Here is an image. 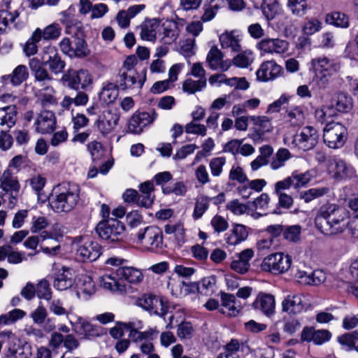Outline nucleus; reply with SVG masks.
<instances>
[{"label": "nucleus", "instance_id": "obj_39", "mask_svg": "<svg viewBox=\"0 0 358 358\" xmlns=\"http://www.w3.org/2000/svg\"><path fill=\"white\" fill-rule=\"evenodd\" d=\"M95 292L94 283L91 277L83 276L77 285L76 295L79 299H87Z\"/></svg>", "mask_w": 358, "mask_h": 358}, {"label": "nucleus", "instance_id": "obj_50", "mask_svg": "<svg viewBox=\"0 0 358 358\" xmlns=\"http://www.w3.org/2000/svg\"><path fill=\"white\" fill-rule=\"evenodd\" d=\"M287 7L294 16L299 17L304 16L309 9L307 0H287Z\"/></svg>", "mask_w": 358, "mask_h": 358}, {"label": "nucleus", "instance_id": "obj_31", "mask_svg": "<svg viewBox=\"0 0 358 358\" xmlns=\"http://www.w3.org/2000/svg\"><path fill=\"white\" fill-rule=\"evenodd\" d=\"M282 310L289 315H297L303 310L301 296L296 294L287 295L281 303Z\"/></svg>", "mask_w": 358, "mask_h": 358}, {"label": "nucleus", "instance_id": "obj_11", "mask_svg": "<svg viewBox=\"0 0 358 358\" xmlns=\"http://www.w3.org/2000/svg\"><path fill=\"white\" fill-rule=\"evenodd\" d=\"M41 62L55 73L62 72L65 67V62L62 59L57 48L52 45L45 46L41 50Z\"/></svg>", "mask_w": 358, "mask_h": 358}, {"label": "nucleus", "instance_id": "obj_38", "mask_svg": "<svg viewBox=\"0 0 358 358\" xmlns=\"http://www.w3.org/2000/svg\"><path fill=\"white\" fill-rule=\"evenodd\" d=\"M260 155L250 163L252 171H257L263 166L270 164L269 158L273 152V148L269 145H264L259 149Z\"/></svg>", "mask_w": 358, "mask_h": 358}, {"label": "nucleus", "instance_id": "obj_57", "mask_svg": "<svg viewBox=\"0 0 358 358\" xmlns=\"http://www.w3.org/2000/svg\"><path fill=\"white\" fill-rule=\"evenodd\" d=\"M254 60L253 54L251 50H246L241 52L233 59V64L239 68L248 67Z\"/></svg>", "mask_w": 358, "mask_h": 358}, {"label": "nucleus", "instance_id": "obj_19", "mask_svg": "<svg viewBox=\"0 0 358 358\" xmlns=\"http://www.w3.org/2000/svg\"><path fill=\"white\" fill-rule=\"evenodd\" d=\"M127 329H130L129 336L136 343H142L145 341H152L155 339L159 331L156 328H150L145 331H139L138 329L143 327L142 322H129L128 324H124Z\"/></svg>", "mask_w": 358, "mask_h": 358}, {"label": "nucleus", "instance_id": "obj_43", "mask_svg": "<svg viewBox=\"0 0 358 358\" xmlns=\"http://www.w3.org/2000/svg\"><path fill=\"white\" fill-rule=\"evenodd\" d=\"M41 238L40 248L43 253L49 256H55L59 252L61 246L57 238L43 234Z\"/></svg>", "mask_w": 358, "mask_h": 358}, {"label": "nucleus", "instance_id": "obj_15", "mask_svg": "<svg viewBox=\"0 0 358 358\" xmlns=\"http://www.w3.org/2000/svg\"><path fill=\"white\" fill-rule=\"evenodd\" d=\"M157 116L155 110L135 113L129 122L128 129L132 134H139L145 127L151 124Z\"/></svg>", "mask_w": 358, "mask_h": 358}, {"label": "nucleus", "instance_id": "obj_30", "mask_svg": "<svg viewBox=\"0 0 358 358\" xmlns=\"http://www.w3.org/2000/svg\"><path fill=\"white\" fill-rule=\"evenodd\" d=\"M271 199L268 194L262 193L252 201H249L251 215L255 218L266 215Z\"/></svg>", "mask_w": 358, "mask_h": 358}, {"label": "nucleus", "instance_id": "obj_7", "mask_svg": "<svg viewBox=\"0 0 358 358\" xmlns=\"http://www.w3.org/2000/svg\"><path fill=\"white\" fill-rule=\"evenodd\" d=\"M292 262V259L289 255L276 252L266 256L262 262L260 267L264 271L282 274L290 268Z\"/></svg>", "mask_w": 358, "mask_h": 358}, {"label": "nucleus", "instance_id": "obj_6", "mask_svg": "<svg viewBox=\"0 0 358 358\" xmlns=\"http://www.w3.org/2000/svg\"><path fill=\"white\" fill-rule=\"evenodd\" d=\"M347 136V128L339 122H329L326 124L323 130L324 142L331 149L342 148L345 143Z\"/></svg>", "mask_w": 358, "mask_h": 358}, {"label": "nucleus", "instance_id": "obj_9", "mask_svg": "<svg viewBox=\"0 0 358 358\" xmlns=\"http://www.w3.org/2000/svg\"><path fill=\"white\" fill-rule=\"evenodd\" d=\"M319 134L312 126H306L296 133L292 138L293 147L303 151H308L313 149L318 143Z\"/></svg>", "mask_w": 358, "mask_h": 358}, {"label": "nucleus", "instance_id": "obj_44", "mask_svg": "<svg viewBox=\"0 0 358 358\" xmlns=\"http://www.w3.org/2000/svg\"><path fill=\"white\" fill-rule=\"evenodd\" d=\"M292 157L291 152L286 148H280L273 156L270 161V168L277 171L285 166L286 162Z\"/></svg>", "mask_w": 358, "mask_h": 358}, {"label": "nucleus", "instance_id": "obj_16", "mask_svg": "<svg viewBox=\"0 0 358 358\" xmlns=\"http://www.w3.org/2000/svg\"><path fill=\"white\" fill-rule=\"evenodd\" d=\"M284 73L282 67L273 59L264 62L256 72L257 79L260 82L274 80Z\"/></svg>", "mask_w": 358, "mask_h": 358}, {"label": "nucleus", "instance_id": "obj_51", "mask_svg": "<svg viewBox=\"0 0 358 358\" xmlns=\"http://www.w3.org/2000/svg\"><path fill=\"white\" fill-rule=\"evenodd\" d=\"M287 121L293 126H299L303 123L305 114L301 106H293L286 111Z\"/></svg>", "mask_w": 358, "mask_h": 358}, {"label": "nucleus", "instance_id": "obj_37", "mask_svg": "<svg viewBox=\"0 0 358 358\" xmlns=\"http://www.w3.org/2000/svg\"><path fill=\"white\" fill-rule=\"evenodd\" d=\"M117 275L131 284H138L143 280V274L141 270L131 266L119 267L116 271Z\"/></svg>", "mask_w": 358, "mask_h": 358}, {"label": "nucleus", "instance_id": "obj_47", "mask_svg": "<svg viewBox=\"0 0 358 358\" xmlns=\"http://www.w3.org/2000/svg\"><path fill=\"white\" fill-rule=\"evenodd\" d=\"M164 31L162 41L164 44H171L176 41L178 35L179 31L176 22L173 21H166L163 24Z\"/></svg>", "mask_w": 358, "mask_h": 358}, {"label": "nucleus", "instance_id": "obj_46", "mask_svg": "<svg viewBox=\"0 0 358 358\" xmlns=\"http://www.w3.org/2000/svg\"><path fill=\"white\" fill-rule=\"evenodd\" d=\"M325 21L327 24L343 29L350 26L349 17L343 13L334 11L326 15Z\"/></svg>", "mask_w": 358, "mask_h": 358}, {"label": "nucleus", "instance_id": "obj_2", "mask_svg": "<svg viewBox=\"0 0 358 358\" xmlns=\"http://www.w3.org/2000/svg\"><path fill=\"white\" fill-rule=\"evenodd\" d=\"M79 199V186L75 183L64 182L54 187L50 206L55 213H69L78 204Z\"/></svg>", "mask_w": 358, "mask_h": 358}, {"label": "nucleus", "instance_id": "obj_61", "mask_svg": "<svg viewBox=\"0 0 358 358\" xmlns=\"http://www.w3.org/2000/svg\"><path fill=\"white\" fill-rule=\"evenodd\" d=\"M10 76V82L14 85H19L25 81L29 76V72L26 66L20 64L13 71Z\"/></svg>", "mask_w": 358, "mask_h": 358}, {"label": "nucleus", "instance_id": "obj_53", "mask_svg": "<svg viewBox=\"0 0 358 358\" xmlns=\"http://www.w3.org/2000/svg\"><path fill=\"white\" fill-rule=\"evenodd\" d=\"M19 15L17 10L13 11L8 9L0 10V34L6 31L9 24L13 23Z\"/></svg>", "mask_w": 358, "mask_h": 358}, {"label": "nucleus", "instance_id": "obj_17", "mask_svg": "<svg viewBox=\"0 0 358 358\" xmlns=\"http://www.w3.org/2000/svg\"><path fill=\"white\" fill-rule=\"evenodd\" d=\"M243 307L237 301L235 295L220 292V307L219 312L228 317H237L242 311Z\"/></svg>", "mask_w": 358, "mask_h": 358}, {"label": "nucleus", "instance_id": "obj_27", "mask_svg": "<svg viewBox=\"0 0 358 358\" xmlns=\"http://www.w3.org/2000/svg\"><path fill=\"white\" fill-rule=\"evenodd\" d=\"M68 80L70 87L74 90H78L79 86L85 89L92 83L90 73L85 69L69 71Z\"/></svg>", "mask_w": 358, "mask_h": 358}, {"label": "nucleus", "instance_id": "obj_14", "mask_svg": "<svg viewBox=\"0 0 358 358\" xmlns=\"http://www.w3.org/2000/svg\"><path fill=\"white\" fill-rule=\"evenodd\" d=\"M329 171L338 180L350 179L355 176L354 167L345 160L334 157L329 160Z\"/></svg>", "mask_w": 358, "mask_h": 358}, {"label": "nucleus", "instance_id": "obj_33", "mask_svg": "<svg viewBox=\"0 0 358 358\" xmlns=\"http://www.w3.org/2000/svg\"><path fill=\"white\" fill-rule=\"evenodd\" d=\"M172 294L176 297L185 296L199 291V286L196 282L186 283L184 281H173L169 284Z\"/></svg>", "mask_w": 358, "mask_h": 358}, {"label": "nucleus", "instance_id": "obj_8", "mask_svg": "<svg viewBox=\"0 0 358 358\" xmlns=\"http://www.w3.org/2000/svg\"><path fill=\"white\" fill-rule=\"evenodd\" d=\"M59 47L64 54L71 58H83L90 53L86 41L76 36L63 38L59 43Z\"/></svg>", "mask_w": 358, "mask_h": 358}, {"label": "nucleus", "instance_id": "obj_54", "mask_svg": "<svg viewBox=\"0 0 358 358\" xmlns=\"http://www.w3.org/2000/svg\"><path fill=\"white\" fill-rule=\"evenodd\" d=\"M210 201V197L204 195H200L196 197L192 215L194 219L198 220L203 216L208 210Z\"/></svg>", "mask_w": 358, "mask_h": 358}, {"label": "nucleus", "instance_id": "obj_18", "mask_svg": "<svg viewBox=\"0 0 358 358\" xmlns=\"http://www.w3.org/2000/svg\"><path fill=\"white\" fill-rule=\"evenodd\" d=\"M76 280L75 272L69 267L58 266L55 268L54 287L59 291L71 287Z\"/></svg>", "mask_w": 358, "mask_h": 358}, {"label": "nucleus", "instance_id": "obj_58", "mask_svg": "<svg viewBox=\"0 0 358 358\" xmlns=\"http://www.w3.org/2000/svg\"><path fill=\"white\" fill-rule=\"evenodd\" d=\"M289 178L293 183L294 189H299L306 186L311 180V176L309 171L301 173L298 171H294L289 176Z\"/></svg>", "mask_w": 358, "mask_h": 358}, {"label": "nucleus", "instance_id": "obj_49", "mask_svg": "<svg viewBox=\"0 0 358 358\" xmlns=\"http://www.w3.org/2000/svg\"><path fill=\"white\" fill-rule=\"evenodd\" d=\"M118 89L116 85L113 83H107L99 93V99L106 104L111 103L115 101L118 96Z\"/></svg>", "mask_w": 358, "mask_h": 358}, {"label": "nucleus", "instance_id": "obj_52", "mask_svg": "<svg viewBox=\"0 0 358 358\" xmlns=\"http://www.w3.org/2000/svg\"><path fill=\"white\" fill-rule=\"evenodd\" d=\"M330 192V188L328 187L311 188L301 193L300 197L306 203H309L313 200L322 197Z\"/></svg>", "mask_w": 358, "mask_h": 358}, {"label": "nucleus", "instance_id": "obj_23", "mask_svg": "<svg viewBox=\"0 0 358 358\" xmlns=\"http://www.w3.org/2000/svg\"><path fill=\"white\" fill-rule=\"evenodd\" d=\"M219 40L222 48L229 49L234 52L241 51L243 35L240 31L237 30L225 31L220 36Z\"/></svg>", "mask_w": 358, "mask_h": 358}, {"label": "nucleus", "instance_id": "obj_48", "mask_svg": "<svg viewBox=\"0 0 358 358\" xmlns=\"http://www.w3.org/2000/svg\"><path fill=\"white\" fill-rule=\"evenodd\" d=\"M56 92L52 87L47 86L41 90L38 94V100L41 105L46 107L57 103V98L55 96Z\"/></svg>", "mask_w": 358, "mask_h": 358}, {"label": "nucleus", "instance_id": "obj_36", "mask_svg": "<svg viewBox=\"0 0 358 358\" xmlns=\"http://www.w3.org/2000/svg\"><path fill=\"white\" fill-rule=\"evenodd\" d=\"M0 189L6 194L17 192L20 189L17 178L10 169L5 170L0 176Z\"/></svg>", "mask_w": 358, "mask_h": 358}, {"label": "nucleus", "instance_id": "obj_10", "mask_svg": "<svg viewBox=\"0 0 358 358\" xmlns=\"http://www.w3.org/2000/svg\"><path fill=\"white\" fill-rule=\"evenodd\" d=\"M147 69L144 68L141 74L136 71H120L117 83L123 90L138 92L146 80Z\"/></svg>", "mask_w": 358, "mask_h": 358}, {"label": "nucleus", "instance_id": "obj_45", "mask_svg": "<svg viewBox=\"0 0 358 358\" xmlns=\"http://www.w3.org/2000/svg\"><path fill=\"white\" fill-rule=\"evenodd\" d=\"M331 105L339 112L348 113L352 108V99L347 94L340 92L332 99Z\"/></svg>", "mask_w": 358, "mask_h": 358}, {"label": "nucleus", "instance_id": "obj_63", "mask_svg": "<svg viewBox=\"0 0 358 358\" xmlns=\"http://www.w3.org/2000/svg\"><path fill=\"white\" fill-rule=\"evenodd\" d=\"M227 208L236 215H241L244 213L250 214L249 202L244 204L239 202L238 199H234L228 202Z\"/></svg>", "mask_w": 358, "mask_h": 358}, {"label": "nucleus", "instance_id": "obj_55", "mask_svg": "<svg viewBox=\"0 0 358 358\" xmlns=\"http://www.w3.org/2000/svg\"><path fill=\"white\" fill-rule=\"evenodd\" d=\"M278 0H263L262 9L267 20H273L280 11Z\"/></svg>", "mask_w": 358, "mask_h": 358}, {"label": "nucleus", "instance_id": "obj_22", "mask_svg": "<svg viewBox=\"0 0 358 358\" xmlns=\"http://www.w3.org/2000/svg\"><path fill=\"white\" fill-rule=\"evenodd\" d=\"M223 54L216 46L213 45L206 56V63L208 67L213 70L227 71L231 66L230 60H223Z\"/></svg>", "mask_w": 358, "mask_h": 358}, {"label": "nucleus", "instance_id": "obj_5", "mask_svg": "<svg viewBox=\"0 0 358 358\" xmlns=\"http://www.w3.org/2000/svg\"><path fill=\"white\" fill-rule=\"evenodd\" d=\"M96 231L98 236L107 243H115L123 240L125 227L116 218H108L98 223Z\"/></svg>", "mask_w": 358, "mask_h": 358}, {"label": "nucleus", "instance_id": "obj_32", "mask_svg": "<svg viewBox=\"0 0 358 358\" xmlns=\"http://www.w3.org/2000/svg\"><path fill=\"white\" fill-rule=\"evenodd\" d=\"M17 120V108L15 105L0 108V131H8L13 127Z\"/></svg>", "mask_w": 358, "mask_h": 358}, {"label": "nucleus", "instance_id": "obj_26", "mask_svg": "<svg viewBox=\"0 0 358 358\" xmlns=\"http://www.w3.org/2000/svg\"><path fill=\"white\" fill-rule=\"evenodd\" d=\"M37 132L49 134L53 131L56 126V118L53 112L50 110L42 111L37 117L34 123Z\"/></svg>", "mask_w": 358, "mask_h": 358}, {"label": "nucleus", "instance_id": "obj_62", "mask_svg": "<svg viewBox=\"0 0 358 358\" xmlns=\"http://www.w3.org/2000/svg\"><path fill=\"white\" fill-rule=\"evenodd\" d=\"M36 288V294L37 296L41 299L50 301L52 298V291L50 287L49 282L45 279L40 280Z\"/></svg>", "mask_w": 358, "mask_h": 358}, {"label": "nucleus", "instance_id": "obj_20", "mask_svg": "<svg viewBox=\"0 0 358 358\" xmlns=\"http://www.w3.org/2000/svg\"><path fill=\"white\" fill-rule=\"evenodd\" d=\"M101 254V245L94 241L87 240L81 243L76 250V257L81 262L96 260Z\"/></svg>", "mask_w": 358, "mask_h": 358}, {"label": "nucleus", "instance_id": "obj_35", "mask_svg": "<svg viewBox=\"0 0 358 358\" xmlns=\"http://www.w3.org/2000/svg\"><path fill=\"white\" fill-rule=\"evenodd\" d=\"M75 8L70 6L66 10L59 13V21L65 27V31L67 34L71 32L72 28H78L80 27V22L78 20L75 14Z\"/></svg>", "mask_w": 358, "mask_h": 358}, {"label": "nucleus", "instance_id": "obj_1", "mask_svg": "<svg viewBox=\"0 0 358 358\" xmlns=\"http://www.w3.org/2000/svg\"><path fill=\"white\" fill-rule=\"evenodd\" d=\"M350 212L344 207L327 202L320 207L315 217V224L325 235H336L348 229L351 237L358 239V213L349 221Z\"/></svg>", "mask_w": 358, "mask_h": 358}, {"label": "nucleus", "instance_id": "obj_21", "mask_svg": "<svg viewBox=\"0 0 358 358\" xmlns=\"http://www.w3.org/2000/svg\"><path fill=\"white\" fill-rule=\"evenodd\" d=\"M8 347L6 354L7 358H29L32 354L31 347L27 343H17L16 338L8 333Z\"/></svg>", "mask_w": 358, "mask_h": 358}, {"label": "nucleus", "instance_id": "obj_41", "mask_svg": "<svg viewBox=\"0 0 358 358\" xmlns=\"http://www.w3.org/2000/svg\"><path fill=\"white\" fill-rule=\"evenodd\" d=\"M101 287L113 293L122 294L125 292L126 287L111 275H103L99 278Z\"/></svg>", "mask_w": 358, "mask_h": 358}, {"label": "nucleus", "instance_id": "obj_25", "mask_svg": "<svg viewBox=\"0 0 358 358\" xmlns=\"http://www.w3.org/2000/svg\"><path fill=\"white\" fill-rule=\"evenodd\" d=\"M160 23L161 20L159 18H145L138 27L141 38L143 41L155 42Z\"/></svg>", "mask_w": 358, "mask_h": 358}, {"label": "nucleus", "instance_id": "obj_56", "mask_svg": "<svg viewBox=\"0 0 358 358\" xmlns=\"http://www.w3.org/2000/svg\"><path fill=\"white\" fill-rule=\"evenodd\" d=\"M338 341L343 350L350 351L354 350L356 342L358 341V331L344 334L338 337Z\"/></svg>", "mask_w": 358, "mask_h": 358}, {"label": "nucleus", "instance_id": "obj_12", "mask_svg": "<svg viewBox=\"0 0 358 358\" xmlns=\"http://www.w3.org/2000/svg\"><path fill=\"white\" fill-rule=\"evenodd\" d=\"M256 48L260 51L262 55L266 54L282 55L287 52L289 43L286 40L280 38L266 37L257 43Z\"/></svg>", "mask_w": 358, "mask_h": 358}, {"label": "nucleus", "instance_id": "obj_42", "mask_svg": "<svg viewBox=\"0 0 358 358\" xmlns=\"http://www.w3.org/2000/svg\"><path fill=\"white\" fill-rule=\"evenodd\" d=\"M35 31L38 34H39L41 39L45 41H55L60 37L62 28L59 23L52 22L43 29L36 28Z\"/></svg>", "mask_w": 358, "mask_h": 358}, {"label": "nucleus", "instance_id": "obj_13", "mask_svg": "<svg viewBox=\"0 0 358 358\" xmlns=\"http://www.w3.org/2000/svg\"><path fill=\"white\" fill-rule=\"evenodd\" d=\"M136 305L148 311L151 314L164 316L165 314V306L161 297L146 293L138 297L135 302Z\"/></svg>", "mask_w": 358, "mask_h": 358}, {"label": "nucleus", "instance_id": "obj_34", "mask_svg": "<svg viewBox=\"0 0 358 358\" xmlns=\"http://www.w3.org/2000/svg\"><path fill=\"white\" fill-rule=\"evenodd\" d=\"M29 65L36 81L43 85L52 80V77L44 68V64L39 59L36 57L31 59L29 60Z\"/></svg>", "mask_w": 358, "mask_h": 358}, {"label": "nucleus", "instance_id": "obj_59", "mask_svg": "<svg viewBox=\"0 0 358 358\" xmlns=\"http://www.w3.org/2000/svg\"><path fill=\"white\" fill-rule=\"evenodd\" d=\"M207 83L203 80H194L192 78L186 79L182 83V90L188 94H193L201 92L206 87Z\"/></svg>", "mask_w": 358, "mask_h": 358}, {"label": "nucleus", "instance_id": "obj_4", "mask_svg": "<svg viewBox=\"0 0 358 358\" xmlns=\"http://www.w3.org/2000/svg\"><path fill=\"white\" fill-rule=\"evenodd\" d=\"M136 243L144 250L157 252L163 248V234L155 226L141 229L135 235Z\"/></svg>", "mask_w": 358, "mask_h": 358}, {"label": "nucleus", "instance_id": "obj_28", "mask_svg": "<svg viewBox=\"0 0 358 358\" xmlns=\"http://www.w3.org/2000/svg\"><path fill=\"white\" fill-rule=\"evenodd\" d=\"M249 235L248 228L241 224H234L232 229L224 235L228 245L235 246L245 241Z\"/></svg>", "mask_w": 358, "mask_h": 358}, {"label": "nucleus", "instance_id": "obj_24", "mask_svg": "<svg viewBox=\"0 0 358 358\" xmlns=\"http://www.w3.org/2000/svg\"><path fill=\"white\" fill-rule=\"evenodd\" d=\"M119 120L117 113L106 110L96 122L97 129L103 136H108L115 130Z\"/></svg>", "mask_w": 358, "mask_h": 358}, {"label": "nucleus", "instance_id": "obj_60", "mask_svg": "<svg viewBox=\"0 0 358 358\" xmlns=\"http://www.w3.org/2000/svg\"><path fill=\"white\" fill-rule=\"evenodd\" d=\"M41 40L39 34L34 31L32 33L30 38L27 41L23 47V52L27 57L34 55L38 52L37 43Z\"/></svg>", "mask_w": 358, "mask_h": 358}, {"label": "nucleus", "instance_id": "obj_40", "mask_svg": "<svg viewBox=\"0 0 358 358\" xmlns=\"http://www.w3.org/2000/svg\"><path fill=\"white\" fill-rule=\"evenodd\" d=\"M78 325L80 333L86 338L93 339L103 335V330L101 327L91 324L84 318H78Z\"/></svg>", "mask_w": 358, "mask_h": 358}, {"label": "nucleus", "instance_id": "obj_29", "mask_svg": "<svg viewBox=\"0 0 358 358\" xmlns=\"http://www.w3.org/2000/svg\"><path fill=\"white\" fill-rule=\"evenodd\" d=\"M254 308L262 310L269 316L275 312V301L274 296L266 293H259L252 303Z\"/></svg>", "mask_w": 358, "mask_h": 358}, {"label": "nucleus", "instance_id": "obj_64", "mask_svg": "<svg viewBox=\"0 0 358 358\" xmlns=\"http://www.w3.org/2000/svg\"><path fill=\"white\" fill-rule=\"evenodd\" d=\"M322 22L315 17L306 18L303 26V31L306 35H312L322 29Z\"/></svg>", "mask_w": 358, "mask_h": 358}, {"label": "nucleus", "instance_id": "obj_3", "mask_svg": "<svg viewBox=\"0 0 358 358\" xmlns=\"http://www.w3.org/2000/svg\"><path fill=\"white\" fill-rule=\"evenodd\" d=\"M311 66L314 72L313 83L320 90L326 89L332 76L339 71V62L332 57L321 55L311 60Z\"/></svg>", "mask_w": 358, "mask_h": 358}]
</instances>
